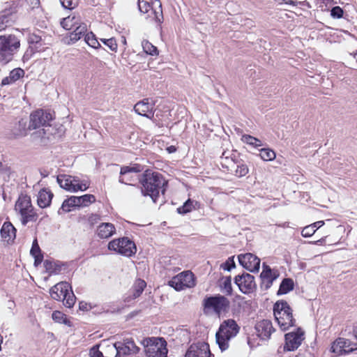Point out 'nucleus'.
<instances>
[{"mask_svg":"<svg viewBox=\"0 0 357 357\" xmlns=\"http://www.w3.org/2000/svg\"><path fill=\"white\" fill-rule=\"evenodd\" d=\"M142 185L141 192L144 196H150L152 200L155 202L159 196L160 191L162 194L165 193V185H167V182L164 179L163 176L158 173L151 170H146L140 178Z\"/></svg>","mask_w":357,"mask_h":357,"instance_id":"f257e3e1","label":"nucleus"},{"mask_svg":"<svg viewBox=\"0 0 357 357\" xmlns=\"http://www.w3.org/2000/svg\"><path fill=\"white\" fill-rule=\"evenodd\" d=\"M20 47V40L14 34L0 36V63L6 64Z\"/></svg>","mask_w":357,"mask_h":357,"instance_id":"f03ea898","label":"nucleus"},{"mask_svg":"<svg viewBox=\"0 0 357 357\" xmlns=\"http://www.w3.org/2000/svg\"><path fill=\"white\" fill-rule=\"evenodd\" d=\"M240 327L231 319L224 321L216 333V342L222 351L229 348V341L239 332Z\"/></svg>","mask_w":357,"mask_h":357,"instance_id":"7ed1b4c3","label":"nucleus"},{"mask_svg":"<svg viewBox=\"0 0 357 357\" xmlns=\"http://www.w3.org/2000/svg\"><path fill=\"white\" fill-rule=\"evenodd\" d=\"M202 305L205 314L215 313L220 316L229 312L230 301L225 296L216 294L206 297L203 300Z\"/></svg>","mask_w":357,"mask_h":357,"instance_id":"20e7f679","label":"nucleus"},{"mask_svg":"<svg viewBox=\"0 0 357 357\" xmlns=\"http://www.w3.org/2000/svg\"><path fill=\"white\" fill-rule=\"evenodd\" d=\"M15 210L20 215L23 225H26L29 222H35L38 219V214L31 204V197L27 195L21 194L19 196Z\"/></svg>","mask_w":357,"mask_h":357,"instance_id":"39448f33","label":"nucleus"},{"mask_svg":"<svg viewBox=\"0 0 357 357\" xmlns=\"http://www.w3.org/2000/svg\"><path fill=\"white\" fill-rule=\"evenodd\" d=\"M273 313L279 326L282 331L287 330L294 325L292 310L287 301H278L273 306Z\"/></svg>","mask_w":357,"mask_h":357,"instance_id":"423d86ee","label":"nucleus"},{"mask_svg":"<svg viewBox=\"0 0 357 357\" xmlns=\"http://www.w3.org/2000/svg\"><path fill=\"white\" fill-rule=\"evenodd\" d=\"M51 297L56 301H63L67 307H72L76 301L70 284L67 282H60L50 289Z\"/></svg>","mask_w":357,"mask_h":357,"instance_id":"0eeeda50","label":"nucleus"},{"mask_svg":"<svg viewBox=\"0 0 357 357\" xmlns=\"http://www.w3.org/2000/svg\"><path fill=\"white\" fill-rule=\"evenodd\" d=\"M145 353L148 357H166L167 342L162 337H149L143 340Z\"/></svg>","mask_w":357,"mask_h":357,"instance_id":"6e6552de","label":"nucleus"},{"mask_svg":"<svg viewBox=\"0 0 357 357\" xmlns=\"http://www.w3.org/2000/svg\"><path fill=\"white\" fill-rule=\"evenodd\" d=\"M52 119L50 113L47 112L43 109H38L31 114L29 128L36 129L43 126L44 128L38 131L39 134L44 135L42 137L50 139L49 135H47V132L50 130V126L47 124Z\"/></svg>","mask_w":357,"mask_h":357,"instance_id":"1a4fd4ad","label":"nucleus"},{"mask_svg":"<svg viewBox=\"0 0 357 357\" xmlns=\"http://www.w3.org/2000/svg\"><path fill=\"white\" fill-rule=\"evenodd\" d=\"M56 180L61 188L72 192L85 191L89 187L86 181H81L78 177L70 175H59Z\"/></svg>","mask_w":357,"mask_h":357,"instance_id":"9d476101","label":"nucleus"},{"mask_svg":"<svg viewBox=\"0 0 357 357\" xmlns=\"http://www.w3.org/2000/svg\"><path fill=\"white\" fill-rule=\"evenodd\" d=\"M108 249L126 257L135 254L137 248L133 241L127 237L114 239L108 243Z\"/></svg>","mask_w":357,"mask_h":357,"instance_id":"9b49d317","label":"nucleus"},{"mask_svg":"<svg viewBox=\"0 0 357 357\" xmlns=\"http://www.w3.org/2000/svg\"><path fill=\"white\" fill-rule=\"evenodd\" d=\"M138 7L141 13H148V17L153 15V17L157 22H162L163 15L160 0H154L151 3L146 0H138Z\"/></svg>","mask_w":357,"mask_h":357,"instance_id":"f8f14e48","label":"nucleus"},{"mask_svg":"<svg viewBox=\"0 0 357 357\" xmlns=\"http://www.w3.org/2000/svg\"><path fill=\"white\" fill-rule=\"evenodd\" d=\"M196 284L194 274L190 271H183L172 278L169 282V285L176 291H181L186 288L194 287Z\"/></svg>","mask_w":357,"mask_h":357,"instance_id":"ddd939ff","label":"nucleus"},{"mask_svg":"<svg viewBox=\"0 0 357 357\" xmlns=\"http://www.w3.org/2000/svg\"><path fill=\"white\" fill-rule=\"evenodd\" d=\"M112 349L116 350L115 357H126L130 355L135 354L139 351V347L136 346L134 341L131 339H126L122 342H116L114 344Z\"/></svg>","mask_w":357,"mask_h":357,"instance_id":"4468645a","label":"nucleus"},{"mask_svg":"<svg viewBox=\"0 0 357 357\" xmlns=\"http://www.w3.org/2000/svg\"><path fill=\"white\" fill-rule=\"evenodd\" d=\"M356 349L357 343L344 337L337 338L331 346V351L337 356L349 354Z\"/></svg>","mask_w":357,"mask_h":357,"instance_id":"2eb2a0df","label":"nucleus"},{"mask_svg":"<svg viewBox=\"0 0 357 357\" xmlns=\"http://www.w3.org/2000/svg\"><path fill=\"white\" fill-rule=\"evenodd\" d=\"M239 264L250 272L258 271L260 266V259L252 253L240 255L238 257Z\"/></svg>","mask_w":357,"mask_h":357,"instance_id":"dca6fc26","label":"nucleus"},{"mask_svg":"<svg viewBox=\"0 0 357 357\" xmlns=\"http://www.w3.org/2000/svg\"><path fill=\"white\" fill-rule=\"evenodd\" d=\"M304 333L301 328H298L296 332H291L285 335V345L284 349L287 351H294L301 344L304 340Z\"/></svg>","mask_w":357,"mask_h":357,"instance_id":"f3484780","label":"nucleus"},{"mask_svg":"<svg viewBox=\"0 0 357 357\" xmlns=\"http://www.w3.org/2000/svg\"><path fill=\"white\" fill-rule=\"evenodd\" d=\"M235 283L243 294L250 293L255 286L254 276L249 273H243L235 278Z\"/></svg>","mask_w":357,"mask_h":357,"instance_id":"a211bd4d","label":"nucleus"},{"mask_svg":"<svg viewBox=\"0 0 357 357\" xmlns=\"http://www.w3.org/2000/svg\"><path fill=\"white\" fill-rule=\"evenodd\" d=\"M154 106L155 102L153 100L149 101V98H145L136 103L134 107V109L138 114L152 119L154 116Z\"/></svg>","mask_w":357,"mask_h":357,"instance_id":"6ab92c4d","label":"nucleus"},{"mask_svg":"<svg viewBox=\"0 0 357 357\" xmlns=\"http://www.w3.org/2000/svg\"><path fill=\"white\" fill-rule=\"evenodd\" d=\"M185 357H211L209 346L206 343H198L191 345Z\"/></svg>","mask_w":357,"mask_h":357,"instance_id":"aec40b11","label":"nucleus"},{"mask_svg":"<svg viewBox=\"0 0 357 357\" xmlns=\"http://www.w3.org/2000/svg\"><path fill=\"white\" fill-rule=\"evenodd\" d=\"M73 31L70 32L68 36L63 38L64 43L67 45H72L78 41L82 36H84L87 33V26L85 23L82 22L75 28Z\"/></svg>","mask_w":357,"mask_h":357,"instance_id":"412c9836","label":"nucleus"},{"mask_svg":"<svg viewBox=\"0 0 357 357\" xmlns=\"http://www.w3.org/2000/svg\"><path fill=\"white\" fill-rule=\"evenodd\" d=\"M258 336L262 340H267L275 331L272 323L268 319H264L258 322L255 326Z\"/></svg>","mask_w":357,"mask_h":357,"instance_id":"4be33fe9","label":"nucleus"},{"mask_svg":"<svg viewBox=\"0 0 357 357\" xmlns=\"http://www.w3.org/2000/svg\"><path fill=\"white\" fill-rule=\"evenodd\" d=\"M263 270L260 277L263 283L266 285V289H268L272 285L273 281L278 278L279 273L276 270H272L269 266L263 264Z\"/></svg>","mask_w":357,"mask_h":357,"instance_id":"5701e85b","label":"nucleus"},{"mask_svg":"<svg viewBox=\"0 0 357 357\" xmlns=\"http://www.w3.org/2000/svg\"><path fill=\"white\" fill-rule=\"evenodd\" d=\"M140 166L136 165L134 167L123 166L121 168L119 182L129 184L128 182L134 181L132 174L141 172Z\"/></svg>","mask_w":357,"mask_h":357,"instance_id":"b1692460","label":"nucleus"},{"mask_svg":"<svg viewBox=\"0 0 357 357\" xmlns=\"http://www.w3.org/2000/svg\"><path fill=\"white\" fill-rule=\"evenodd\" d=\"M0 233L4 241L10 243L13 242L15 238L16 229L10 222H5L2 225Z\"/></svg>","mask_w":357,"mask_h":357,"instance_id":"393cba45","label":"nucleus"},{"mask_svg":"<svg viewBox=\"0 0 357 357\" xmlns=\"http://www.w3.org/2000/svg\"><path fill=\"white\" fill-rule=\"evenodd\" d=\"M79 15L73 13L65 18L61 22V26L66 30H71L82 23Z\"/></svg>","mask_w":357,"mask_h":357,"instance_id":"a878e982","label":"nucleus"},{"mask_svg":"<svg viewBox=\"0 0 357 357\" xmlns=\"http://www.w3.org/2000/svg\"><path fill=\"white\" fill-rule=\"evenodd\" d=\"M113 224L105 222L100 225L97 229V234L100 238H108L115 233Z\"/></svg>","mask_w":357,"mask_h":357,"instance_id":"bb28decb","label":"nucleus"},{"mask_svg":"<svg viewBox=\"0 0 357 357\" xmlns=\"http://www.w3.org/2000/svg\"><path fill=\"white\" fill-rule=\"evenodd\" d=\"M53 194L46 189L41 190L38 195V205L40 208H46L50 205Z\"/></svg>","mask_w":357,"mask_h":357,"instance_id":"cd10ccee","label":"nucleus"},{"mask_svg":"<svg viewBox=\"0 0 357 357\" xmlns=\"http://www.w3.org/2000/svg\"><path fill=\"white\" fill-rule=\"evenodd\" d=\"M146 286V283L144 280L142 279L136 280L132 287V295L130 296V299H128V298H126L128 301L130 299H135L139 297L142 294Z\"/></svg>","mask_w":357,"mask_h":357,"instance_id":"c85d7f7f","label":"nucleus"},{"mask_svg":"<svg viewBox=\"0 0 357 357\" xmlns=\"http://www.w3.org/2000/svg\"><path fill=\"white\" fill-rule=\"evenodd\" d=\"M30 253L35 259V261H34L35 266H37L40 264H41L43 259V256L41 255V250L38 244L36 239H35L33 242V245H32Z\"/></svg>","mask_w":357,"mask_h":357,"instance_id":"c756f323","label":"nucleus"},{"mask_svg":"<svg viewBox=\"0 0 357 357\" xmlns=\"http://www.w3.org/2000/svg\"><path fill=\"white\" fill-rule=\"evenodd\" d=\"M294 281L291 278H284L280 286L278 294H285L294 289Z\"/></svg>","mask_w":357,"mask_h":357,"instance_id":"7c9ffc66","label":"nucleus"},{"mask_svg":"<svg viewBox=\"0 0 357 357\" xmlns=\"http://www.w3.org/2000/svg\"><path fill=\"white\" fill-rule=\"evenodd\" d=\"M74 207H78L77 198L76 196H71L63 201L61 208L65 212H69Z\"/></svg>","mask_w":357,"mask_h":357,"instance_id":"2f4dec72","label":"nucleus"},{"mask_svg":"<svg viewBox=\"0 0 357 357\" xmlns=\"http://www.w3.org/2000/svg\"><path fill=\"white\" fill-rule=\"evenodd\" d=\"M78 207L88 206L96 202V197L93 195L86 194L82 196L77 197Z\"/></svg>","mask_w":357,"mask_h":357,"instance_id":"473e14b6","label":"nucleus"},{"mask_svg":"<svg viewBox=\"0 0 357 357\" xmlns=\"http://www.w3.org/2000/svg\"><path fill=\"white\" fill-rule=\"evenodd\" d=\"M84 41L91 47L98 49L100 47V44L97 40L96 36L92 33H87L84 37Z\"/></svg>","mask_w":357,"mask_h":357,"instance_id":"72a5a7b5","label":"nucleus"},{"mask_svg":"<svg viewBox=\"0 0 357 357\" xmlns=\"http://www.w3.org/2000/svg\"><path fill=\"white\" fill-rule=\"evenodd\" d=\"M142 48L147 54H150L152 56L158 55V51L157 50V47L153 45L151 43H149L148 40H144L142 42Z\"/></svg>","mask_w":357,"mask_h":357,"instance_id":"f704fd0d","label":"nucleus"},{"mask_svg":"<svg viewBox=\"0 0 357 357\" xmlns=\"http://www.w3.org/2000/svg\"><path fill=\"white\" fill-rule=\"evenodd\" d=\"M259 155L264 161H272L276 157V154L274 151L270 149H261L260 150Z\"/></svg>","mask_w":357,"mask_h":357,"instance_id":"c9c22d12","label":"nucleus"},{"mask_svg":"<svg viewBox=\"0 0 357 357\" xmlns=\"http://www.w3.org/2000/svg\"><path fill=\"white\" fill-rule=\"evenodd\" d=\"M242 139L245 143L254 147H259L262 146V143L260 139L249 135H243Z\"/></svg>","mask_w":357,"mask_h":357,"instance_id":"e433bc0d","label":"nucleus"},{"mask_svg":"<svg viewBox=\"0 0 357 357\" xmlns=\"http://www.w3.org/2000/svg\"><path fill=\"white\" fill-rule=\"evenodd\" d=\"M222 291L227 295H231L232 293L231 280L230 277L224 279L221 285Z\"/></svg>","mask_w":357,"mask_h":357,"instance_id":"4c0bfd02","label":"nucleus"},{"mask_svg":"<svg viewBox=\"0 0 357 357\" xmlns=\"http://www.w3.org/2000/svg\"><path fill=\"white\" fill-rule=\"evenodd\" d=\"M193 208L192 202L190 199H188L182 206L177 208V211L178 213L185 214L190 212Z\"/></svg>","mask_w":357,"mask_h":357,"instance_id":"58836bf2","label":"nucleus"},{"mask_svg":"<svg viewBox=\"0 0 357 357\" xmlns=\"http://www.w3.org/2000/svg\"><path fill=\"white\" fill-rule=\"evenodd\" d=\"M28 42L31 45L35 44L36 48H38L42 45V38L40 36L31 33L28 37Z\"/></svg>","mask_w":357,"mask_h":357,"instance_id":"ea45409f","label":"nucleus"},{"mask_svg":"<svg viewBox=\"0 0 357 357\" xmlns=\"http://www.w3.org/2000/svg\"><path fill=\"white\" fill-rule=\"evenodd\" d=\"M101 42L103 43L105 45H107L110 50L116 52L118 47L116 40L114 38H111L109 39L101 38Z\"/></svg>","mask_w":357,"mask_h":357,"instance_id":"a19ab883","label":"nucleus"},{"mask_svg":"<svg viewBox=\"0 0 357 357\" xmlns=\"http://www.w3.org/2000/svg\"><path fill=\"white\" fill-rule=\"evenodd\" d=\"M248 171L247 165L241 164L237 165L236 169L235 170V175L238 177H243L248 173Z\"/></svg>","mask_w":357,"mask_h":357,"instance_id":"79ce46f5","label":"nucleus"},{"mask_svg":"<svg viewBox=\"0 0 357 357\" xmlns=\"http://www.w3.org/2000/svg\"><path fill=\"white\" fill-rule=\"evenodd\" d=\"M343 14H344L343 9L338 6L333 7L331 10V16L334 19H340V18L342 17Z\"/></svg>","mask_w":357,"mask_h":357,"instance_id":"37998d69","label":"nucleus"},{"mask_svg":"<svg viewBox=\"0 0 357 357\" xmlns=\"http://www.w3.org/2000/svg\"><path fill=\"white\" fill-rule=\"evenodd\" d=\"M24 75V71L21 68H15L10 73L11 81H17Z\"/></svg>","mask_w":357,"mask_h":357,"instance_id":"c03bdc74","label":"nucleus"},{"mask_svg":"<svg viewBox=\"0 0 357 357\" xmlns=\"http://www.w3.org/2000/svg\"><path fill=\"white\" fill-rule=\"evenodd\" d=\"M316 231L315 225H310L308 226L305 227L302 231L301 234L303 237H310L312 236Z\"/></svg>","mask_w":357,"mask_h":357,"instance_id":"a18cd8bd","label":"nucleus"},{"mask_svg":"<svg viewBox=\"0 0 357 357\" xmlns=\"http://www.w3.org/2000/svg\"><path fill=\"white\" fill-rule=\"evenodd\" d=\"M61 5L67 9L72 10L77 6L78 0H60Z\"/></svg>","mask_w":357,"mask_h":357,"instance_id":"49530a36","label":"nucleus"},{"mask_svg":"<svg viewBox=\"0 0 357 357\" xmlns=\"http://www.w3.org/2000/svg\"><path fill=\"white\" fill-rule=\"evenodd\" d=\"M52 317L53 320L58 323H66V317L65 314L59 311H54L52 314Z\"/></svg>","mask_w":357,"mask_h":357,"instance_id":"de8ad7c7","label":"nucleus"},{"mask_svg":"<svg viewBox=\"0 0 357 357\" xmlns=\"http://www.w3.org/2000/svg\"><path fill=\"white\" fill-rule=\"evenodd\" d=\"M99 220H100V217L96 214H91L88 219L89 223L91 226L96 224L99 221Z\"/></svg>","mask_w":357,"mask_h":357,"instance_id":"09e8293b","label":"nucleus"},{"mask_svg":"<svg viewBox=\"0 0 357 357\" xmlns=\"http://www.w3.org/2000/svg\"><path fill=\"white\" fill-rule=\"evenodd\" d=\"M44 265H45V268L47 269V271H48L50 273H56V269H53V263L48 261V260H46L45 262H44Z\"/></svg>","mask_w":357,"mask_h":357,"instance_id":"8fccbe9b","label":"nucleus"},{"mask_svg":"<svg viewBox=\"0 0 357 357\" xmlns=\"http://www.w3.org/2000/svg\"><path fill=\"white\" fill-rule=\"evenodd\" d=\"M8 22V17L6 16L0 17V31L3 30L7 26L6 23Z\"/></svg>","mask_w":357,"mask_h":357,"instance_id":"3c124183","label":"nucleus"},{"mask_svg":"<svg viewBox=\"0 0 357 357\" xmlns=\"http://www.w3.org/2000/svg\"><path fill=\"white\" fill-rule=\"evenodd\" d=\"M14 82V81H11L10 75L2 79L1 84L2 85L10 84V83Z\"/></svg>","mask_w":357,"mask_h":357,"instance_id":"603ef678","label":"nucleus"},{"mask_svg":"<svg viewBox=\"0 0 357 357\" xmlns=\"http://www.w3.org/2000/svg\"><path fill=\"white\" fill-rule=\"evenodd\" d=\"M324 221H317L314 223H313L312 225H315V229H318L319 227H321L322 225H324Z\"/></svg>","mask_w":357,"mask_h":357,"instance_id":"864d4df0","label":"nucleus"},{"mask_svg":"<svg viewBox=\"0 0 357 357\" xmlns=\"http://www.w3.org/2000/svg\"><path fill=\"white\" fill-rule=\"evenodd\" d=\"M167 149H168L169 153H172V152H174V151H176L175 147L173 146H169Z\"/></svg>","mask_w":357,"mask_h":357,"instance_id":"5fc2aeb1","label":"nucleus"},{"mask_svg":"<svg viewBox=\"0 0 357 357\" xmlns=\"http://www.w3.org/2000/svg\"><path fill=\"white\" fill-rule=\"evenodd\" d=\"M234 266H235V264H234V261L232 260V261H231V267H228L227 269L228 271H230V269H231L232 267H234Z\"/></svg>","mask_w":357,"mask_h":357,"instance_id":"6e6d98bb","label":"nucleus"},{"mask_svg":"<svg viewBox=\"0 0 357 357\" xmlns=\"http://www.w3.org/2000/svg\"><path fill=\"white\" fill-rule=\"evenodd\" d=\"M354 333L356 338L357 339V327L354 329Z\"/></svg>","mask_w":357,"mask_h":357,"instance_id":"4d7b16f0","label":"nucleus"},{"mask_svg":"<svg viewBox=\"0 0 357 357\" xmlns=\"http://www.w3.org/2000/svg\"><path fill=\"white\" fill-rule=\"evenodd\" d=\"M354 58L356 59V61H357V53L355 54Z\"/></svg>","mask_w":357,"mask_h":357,"instance_id":"13d9d810","label":"nucleus"}]
</instances>
